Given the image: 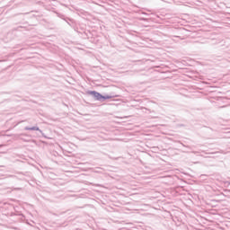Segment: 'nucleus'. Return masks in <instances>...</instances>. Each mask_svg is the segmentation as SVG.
Returning <instances> with one entry per match:
<instances>
[{
	"label": "nucleus",
	"mask_w": 230,
	"mask_h": 230,
	"mask_svg": "<svg viewBox=\"0 0 230 230\" xmlns=\"http://www.w3.org/2000/svg\"><path fill=\"white\" fill-rule=\"evenodd\" d=\"M22 139H23V141H29L28 138L22 137Z\"/></svg>",
	"instance_id": "obj_4"
},
{
	"label": "nucleus",
	"mask_w": 230,
	"mask_h": 230,
	"mask_svg": "<svg viewBox=\"0 0 230 230\" xmlns=\"http://www.w3.org/2000/svg\"><path fill=\"white\" fill-rule=\"evenodd\" d=\"M25 130H30V127H25Z\"/></svg>",
	"instance_id": "obj_5"
},
{
	"label": "nucleus",
	"mask_w": 230,
	"mask_h": 230,
	"mask_svg": "<svg viewBox=\"0 0 230 230\" xmlns=\"http://www.w3.org/2000/svg\"><path fill=\"white\" fill-rule=\"evenodd\" d=\"M88 94H90L91 96H93L94 99L97 100L98 102H102V98H103V95H102L100 93L96 91L88 92Z\"/></svg>",
	"instance_id": "obj_2"
},
{
	"label": "nucleus",
	"mask_w": 230,
	"mask_h": 230,
	"mask_svg": "<svg viewBox=\"0 0 230 230\" xmlns=\"http://www.w3.org/2000/svg\"><path fill=\"white\" fill-rule=\"evenodd\" d=\"M111 98H112L111 95H102V100H111Z\"/></svg>",
	"instance_id": "obj_3"
},
{
	"label": "nucleus",
	"mask_w": 230,
	"mask_h": 230,
	"mask_svg": "<svg viewBox=\"0 0 230 230\" xmlns=\"http://www.w3.org/2000/svg\"><path fill=\"white\" fill-rule=\"evenodd\" d=\"M30 131L32 137H40V136H44L42 130H40V128H39L37 126L30 128Z\"/></svg>",
	"instance_id": "obj_1"
}]
</instances>
